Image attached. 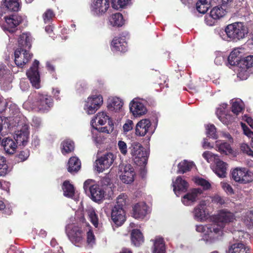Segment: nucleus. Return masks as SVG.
<instances>
[{
    "label": "nucleus",
    "instance_id": "obj_13",
    "mask_svg": "<svg viewBox=\"0 0 253 253\" xmlns=\"http://www.w3.org/2000/svg\"><path fill=\"white\" fill-rule=\"evenodd\" d=\"M115 157L112 153H107L96 160L95 169L99 172L107 169L113 164Z\"/></svg>",
    "mask_w": 253,
    "mask_h": 253
},
{
    "label": "nucleus",
    "instance_id": "obj_44",
    "mask_svg": "<svg viewBox=\"0 0 253 253\" xmlns=\"http://www.w3.org/2000/svg\"><path fill=\"white\" fill-rule=\"evenodd\" d=\"M225 10L221 7H213L210 12V17L213 19H218L225 15Z\"/></svg>",
    "mask_w": 253,
    "mask_h": 253
},
{
    "label": "nucleus",
    "instance_id": "obj_53",
    "mask_svg": "<svg viewBox=\"0 0 253 253\" xmlns=\"http://www.w3.org/2000/svg\"><path fill=\"white\" fill-rule=\"evenodd\" d=\"M248 69L244 66L240 67L237 74L238 77L242 80L247 79L249 76Z\"/></svg>",
    "mask_w": 253,
    "mask_h": 253
},
{
    "label": "nucleus",
    "instance_id": "obj_40",
    "mask_svg": "<svg viewBox=\"0 0 253 253\" xmlns=\"http://www.w3.org/2000/svg\"><path fill=\"white\" fill-rule=\"evenodd\" d=\"M32 37L31 35L28 33H23L18 39L19 44L22 46L30 48L31 46Z\"/></svg>",
    "mask_w": 253,
    "mask_h": 253
},
{
    "label": "nucleus",
    "instance_id": "obj_24",
    "mask_svg": "<svg viewBox=\"0 0 253 253\" xmlns=\"http://www.w3.org/2000/svg\"><path fill=\"white\" fill-rule=\"evenodd\" d=\"M110 118L105 112H98L96 117L91 121V125L93 128H97L98 125H105L107 121H109Z\"/></svg>",
    "mask_w": 253,
    "mask_h": 253
},
{
    "label": "nucleus",
    "instance_id": "obj_21",
    "mask_svg": "<svg viewBox=\"0 0 253 253\" xmlns=\"http://www.w3.org/2000/svg\"><path fill=\"white\" fill-rule=\"evenodd\" d=\"M227 105L222 104L217 109L216 114L218 119L224 125H228L233 120V117L228 114L226 110Z\"/></svg>",
    "mask_w": 253,
    "mask_h": 253
},
{
    "label": "nucleus",
    "instance_id": "obj_2",
    "mask_svg": "<svg viewBox=\"0 0 253 253\" xmlns=\"http://www.w3.org/2000/svg\"><path fill=\"white\" fill-rule=\"evenodd\" d=\"M77 219L72 217L66 227V231L70 240L75 245L79 246L84 240L85 226L86 222L82 212L76 213Z\"/></svg>",
    "mask_w": 253,
    "mask_h": 253
},
{
    "label": "nucleus",
    "instance_id": "obj_45",
    "mask_svg": "<svg viewBox=\"0 0 253 253\" xmlns=\"http://www.w3.org/2000/svg\"><path fill=\"white\" fill-rule=\"evenodd\" d=\"M194 166V164L192 162L184 160L179 163L178 165V172L183 173L190 170Z\"/></svg>",
    "mask_w": 253,
    "mask_h": 253
},
{
    "label": "nucleus",
    "instance_id": "obj_64",
    "mask_svg": "<svg viewBox=\"0 0 253 253\" xmlns=\"http://www.w3.org/2000/svg\"><path fill=\"white\" fill-rule=\"evenodd\" d=\"M248 234L243 231H237L234 233V239L236 240H242Z\"/></svg>",
    "mask_w": 253,
    "mask_h": 253
},
{
    "label": "nucleus",
    "instance_id": "obj_48",
    "mask_svg": "<svg viewBox=\"0 0 253 253\" xmlns=\"http://www.w3.org/2000/svg\"><path fill=\"white\" fill-rule=\"evenodd\" d=\"M87 231V242L88 245L92 246L95 243V238L94 234L90 229V227L86 222V225L85 226Z\"/></svg>",
    "mask_w": 253,
    "mask_h": 253
},
{
    "label": "nucleus",
    "instance_id": "obj_14",
    "mask_svg": "<svg viewBox=\"0 0 253 253\" xmlns=\"http://www.w3.org/2000/svg\"><path fill=\"white\" fill-rule=\"evenodd\" d=\"M203 193L200 188H193L189 190L181 198V202L186 206L194 205Z\"/></svg>",
    "mask_w": 253,
    "mask_h": 253
},
{
    "label": "nucleus",
    "instance_id": "obj_59",
    "mask_svg": "<svg viewBox=\"0 0 253 253\" xmlns=\"http://www.w3.org/2000/svg\"><path fill=\"white\" fill-rule=\"evenodd\" d=\"M54 16L53 12L50 10H47L43 14V19L45 23L48 22Z\"/></svg>",
    "mask_w": 253,
    "mask_h": 253
},
{
    "label": "nucleus",
    "instance_id": "obj_5",
    "mask_svg": "<svg viewBox=\"0 0 253 253\" xmlns=\"http://www.w3.org/2000/svg\"><path fill=\"white\" fill-rule=\"evenodd\" d=\"M129 149L130 153L136 164L142 165L146 163L148 153L143 150V148L140 143L137 142H132Z\"/></svg>",
    "mask_w": 253,
    "mask_h": 253
},
{
    "label": "nucleus",
    "instance_id": "obj_61",
    "mask_svg": "<svg viewBox=\"0 0 253 253\" xmlns=\"http://www.w3.org/2000/svg\"><path fill=\"white\" fill-rule=\"evenodd\" d=\"M211 201L213 203L219 205H223L225 203L224 198L217 195H215L211 198Z\"/></svg>",
    "mask_w": 253,
    "mask_h": 253
},
{
    "label": "nucleus",
    "instance_id": "obj_9",
    "mask_svg": "<svg viewBox=\"0 0 253 253\" xmlns=\"http://www.w3.org/2000/svg\"><path fill=\"white\" fill-rule=\"evenodd\" d=\"M120 177L123 182L130 184L134 180L135 173L130 164H121L119 165Z\"/></svg>",
    "mask_w": 253,
    "mask_h": 253
},
{
    "label": "nucleus",
    "instance_id": "obj_30",
    "mask_svg": "<svg viewBox=\"0 0 253 253\" xmlns=\"http://www.w3.org/2000/svg\"><path fill=\"white\" fill-rule=\"evenodd\" d=\"M108 24L112 27H121L124 24L123 16L120 13H116L108 17Z\"/></svg>",
    "mask_w": 253,
    "mask_h": 253
},
{
    "label": "nucleus",
    "instance_id": "obj_4",
    "mask_svg": "<svg viewBox=\"0 0 253 253\" xmlns=\"http://www.w3.org/2000/svg\"><path fill=\"white\" fill-rule=\"evenodd\" d=\"M84 189L94 202L100 201L104 197V191L92 179H87L84 182Z\"/></svg>",
    "mask_w": 253,
    "mask_h": 253
},
{
    "label": "nucleus",
    "instance_id": "obj_35",
    "mask_svg": "<svg viewBox=\"0 0 253 253\" xmlns=\"http://www.w3.org/2000/svg\"><path fill=\"white\" fill-rule=\"evenodd\" d=\"M62 190L63 194L65 197L74 199L77 200V198L75 196V189L72 184L69 183L68 181H65L62 185Z\"/></svg>",
    "mask_w": 253,
    "mask_h": 253
},
{
    "label": "nucleus",
    "instance_id": "obj_46",
    "mask_svg": "<svg viewBox=\"0 0 253 253\" xmlns=\"http://www.w3.org/2000/svg\"><path fill=\"white\" fill-rule=\"evenodd\" d=\"M87 214L91 222L95 226V227H99L98 218L95 210L92 208H88L87 210Z\"/></svg>",
    "mask_w": 253,
    "mask_h": 253
},
{
    "label": "nucleus",
    "instance_id": "obj_42",
    "mask_svg": "<svg viewBox=\"0 0 253 253\" xmlns=\"http://www.w3.org/2000/svg\"><path fill=\"white\" fill-rule=\"evenodd\" d=\"M244 108V104L243 102L240 99L232 100V111L237 115L241 113Z\"/></svg>",
    "mask_w": 253,
    "mask_h": 253
},
{
    "label": "nucleus",
    "instance_id": "obj_49",
    "mask_svg": "<svg viewBox=\"0 0 253 253\" xmlns=\"http://www.w3.org/2000/svg\"><path fill=\"white\" fill-rule=\"evenodd\" d=\"M129 2L130 0H112V6L114 9H118L125 7Z\"/></svg>",
    "mask_w": 253,
    "mask_h": 253
},
{
    "label": "nucleus",
    "instance_id": "obj_19",
    "mask_svg": "<svg viewBox=\"0 0 253 253\" xmlns=\"http://www.w3.org/2000/svg\"><path fill=\"white\" fill-rule=\"evenodd\" d=\"M195 219L199 221H205L208 215L207 211V203L205 201H201L199 204L195 207L193 211Z\"/></svg>",
    "mask_w": 253,
    "mask_h": 253
},
{
    "label": "nucleus",
    "instance_id": "obj_47",
    "mask_svg": "<svg viewBox=\"0 0 253 253\" xmlns=\"http://www.w3.org/2000/svg\"><path fill=\"white\" fill-rule=\"evenodd\" d=\"M202 156L208 163L214 162L215 163L217 160L219 159V157L217 155L214 154L209 151L204 152L202 154Z\"/></svg>",
    "mask_w": 253,
    "mask_h": 253
},
{
    "label": "nucleus",
    "instance_id": "obj_52",
    "mask_svg": "<svg viewBox=\"0 0 253 253\" xmlns=\"http://www.w3.org/2000/svg\"><path fill=\"white\" fill-rule=\"evenodd\" d=\"M206 132L207 134L209 137H210L213 139H216L217 138V134L216 133V128L215 126L213 125L207 126Z\"/></svg>",
    "mask_w": 253,
    "mask_h": 253
},
{
    "label": "nucleus",
    "instance_id": "obj_38",
    "mask_svg": "<svg viewBox=\"0 0 253 253\" xmlns=\"http://www.w3.org/2000/svg\"><path fill=\"white\" fill-rule=\"evenodd\" d=\"M240 48L234 49L228 56V62L231 65H235L240 60L242 57V52Z\"/></svg>",
    "mask_w": 253,
    "mask_h": 253
},
{
    "label": "nucleus",
    "instance_id": "obj_58",
    "mask_svg": "<svg viewBox=\"0 0 253 253\" xmlns=\"http://www.w3.org/2000/svg\"><path fill=\"white\" fill-rule=\"evenodd\" d=\"M243 66L249 69L253 66V56H248L243 61Z\"/></svg>",
    "mask_w": 253,
    "mask_h": 253
},
{
    "label": "nucleus",
    "instance_id": "obj_11",
    "mask_svg": "<svg viewBox=\"0 0 253 253\" xmlns=\"http://www.w3.org/2000/svg\"><path fill=\"white\" fill-rule=\"evenodd\" d=\"M233 179L241 183H248L253 181V173L245 168H237L232 172Z\"/></svg>",
    "mask_w": 253,
    "mask_h": 253
},
{
    "label": "nucleus",
    "instance_id": "obj_3",
    "mask_svg": "<svg viewBox=\"0 0 253 253\" xmlns=\"http://www.w3.org/2000/svg\"><path fill=\"white\" fill-rule=\"evenodd\" d=\"M248 30L243 23L235 22L227 25L219 33L221 38L225 41H237L245 38Z\"/></svg>",
    "mask_w": 253,
    "mask_h": 253
},
{
    "label": "nucleus",
    "instance_id": "obj_39",
    "mask_svg": "<svg viewBox=\"0 0 253 253\" xmlns=\"http://www.w3.org/2000/svg\"><path fill=\"white\" fill-rule=\"evenodd\" d=\"M9 111L11 112L13 116L9 117V119H12L14 121L15 124H19L20 123L18 119L21 118L22 115L20 113L19 109L17 105L14 103H11L9 105Z\"/></svg>",
    "mask_w": 253,
    "mask_h": 253
},
{
    "label": "nucleus",
    "instance_id": "obj_20",
    "mask_svg": "<svg viewBox=\"0 0 253 253\" xmlns=\"http://www.w3.org/2000/svg\"><path fill=\"white\" fill-rule=\"evenodd\" d=\"M111 218L117 226H121L126 220L125 211L122 207L114 206L112 210Z\"/></svg>",
    "mask_w": 253,
    "mask_h": 253
},
{
    "label": "nucleus",
    "instance_id": "obj_33",
    "mask_svg": "<svg viewBox=\"0 0 253 253\" xmlns=\"http://www.w3.org/2000/svg\"><path fill=\"white\" fill-rule=\"evenodd\" d=\"M131 240L132 244L138 247L144 242V237L142 233L138 229H133L131 233Z\"/></svg>",
    "mask_w": 253,
    "mask_h": 253
},
{
    "label": "nucleus",
    "instance_id": "obj_7",
    "mask_svg": "<svg viewBox=\"0 0 253 253\" xmlns=\"http://www.w3.org/2000/svg\"><path fill=\"white\" fill-rule=\"evenodd\" d=\"M103 102V97L100 94L90 96L85 102L84 109L87 114H93L101 107Z\"/></svg>",
    "mask_w": 253,
    "mask_h": 253
},
{
    "label": "nucleus",
    "instance_id": "obj_54",
    "mask_svg": "<svg viewBox=\"0 0 253 253\" xmlns=\"http://www.w3.org/2000/svg\"><path fill=\"white\" fill-rule=\"evenodd\" d=\"M117 147L119 151L123 155L126 156L127 154V146L125 141L119 140L118 142Z\"/></svg>",
    "mask_w": 253,
    "mask_h": 253
},
{
    "label": "nucleus",
    "instance_id": "obj_51",
    "mask_svg": "<svg viewBox=\"0 0 253 253\" xmlns=\"http://www.w3.org/2000/svg\"><path fill=\"white\" fill-rule=\"evenodd\" d=\"M194 181L197 184L202 186L205 190L209 189L211 187V184L208 181L202 178L199 177H195Z\"/></svg>",
    "mask_w": 253,
    "mask_h": 253
},
{
    "label": "nucleus",
    "instance_id": "obj_15",
    "mask_svg": "<svg viewBox=\"0 0 253 253\" xmlns=\"http://www.w3.org/2000/svg\"><path fill=\"white\" fill-rule=\"evenodd\" d=\"M5 24L3 29L5 32L13 33L17 30L16 27L22 21L21 16L17 15H11L9 16H4Z\"/></svg>",
    "mask_w": 253,
    "mask_h": 253
},
{
    "label": "nucleus",
    "instance_id": "obj_31",
    "mask_svg": "<svg viewBox=\"0 0 253 253\" xmlns=\"http://www.w3.org/2000/svg\"><path fill=\"white\" fill-rule=\"evenodd\" d=\"M216 167L213 169V171L219 177H225L226 175L227 164L219 159L215 163Z\"/></svg>",
    "mask_w": 253,
    "mask_h": 253
},
{
    "label": "nucleus",
    "instance_id": "obj_8",
    "mask_svg": "<svg viewBox=\"0 0 253 253\" xmlns=\"http://www.w3.org/2000/svg\"><path fill=\"white\" fill-rule=\"evenodd\" d=\"M146 101L140 98H134L129 104V109L133 115L139 117L145 114L147 111Z\"/></svg>",
    "mask_w": 253,
    "mask_h": 253
},
{
    "label": "nucleus",
    "instance_id": "obj_23",
    "mask_svg": "<svg viewBox=\"0 0 253 253\" xmlns=\"http://www.w3.org/2000/svg\"><path fill=\"white\" fill-rule=\"evenodd\" d=\"M172 186L174 193L177 196H179L180 192H183L187 190L188 184L181 176H178L176 180L172 182Z\"/></svg>",
    "mask_w": 253,
    "mask_h": 253
},
{
    "label": "nucleus",
    "instance_id": "obj_27",
    "mask_svg": "<svg viewBox=\"0 0 253 253\" xmlns=\"http://www.w3.org/2000/svg\"><path fill=\"white\" fill-rule=\"evenodd\" d=\"M228 253H250V248L242 242H237L229 247Z\"/></svg>",
    "mask_w": 253,
    "mask_h": 253
},
{
    "label": "nucleus",
    "instance_id": "obj_62",
    "mask_svg": "<svg viewBox=\"0 0 253 253\" xmlns=\"http://www.w3.org/2000/svg\"><path fill=\"white\" fill-rule=\"evenodd\" d=\"M221 185L223 189L228 194H232L233 189L230 184L225 182H221Z\"/></svg>",
    "mask_w": 253,
    "mask_h": 253
},
{
    "label": "nucleus",
    "instance_id": "obj_17",
    "mask_svg": "<svg viewBox=\"0 0 253 253\" xmlns=\"http://www.w3.org/2000/svg\"><path fill=\"white\" fill-rule=\"evenodd\" d=\"M15 63L17 66L22 68L32 58V55L22 48H17L14 52Z\"/></svg>",
    "mask_w": 253,
    "mask_h": 253
},
{
    "label": "nucleus",
    "instance_id": "obj_16",
    "mask_svg": "<svg viewBox=\"0 0 253 253\" xmlns=\"http://www.w3.org/2000/svg\"><path fill=\"white\" fill-rule=\"evenodd\" d=\"M39 61L35 60L32 66L27 72V75L32 85L36 88L40 87V78L38 71Z\"/></svg>",
    "mask_w": 253,
    "mask_h": 253
},
{
    "label": "nucleus",
    "instance_id": "obj_28",
    "mask_svg": "<svg viewBox=\"0 0 253 253\" xmlns=\"http://www.w3.org/2000/svg\"><path fill=\"white\" fill-rule=\"evenodd\" d=\"M215 149L221 154L229 155L233 154V151L230 145L222 140H217L215 141Z\"/></svg>",
    "mask_w": 253,
    "mask_h": 253
},
{
    "label": "nucleus",
    "instance_id": "obj_29",
    "mask_svg": "<svg viewBox=\"0 0 253 253\" xmlns=\"http://www.w3.org/2000/svg\"><path fill=\"white\" fill-rule=\"evenodd\" d=\"M151 241L153 243V253H165V244L163 238L156 237Z\"/></svg>",
    "mask_w": 253,
    "mask_h": 253
},
{
    "label": "nucleus",
    "instance_id": "obj_6",
    "mask_svg": "<svg viewBox=\"0 0 253 253\" xmlns=\"http://www.w3.org/2000/svg\"><path fill=\"white\" fill-rule=\"evenodd\" d=\"M33 103V107L42 112L49 110L53 105L51 96L41 93L35 94Z\"/></svg>",
    "mask_w": 253,
    "mask_h": 253
},
{
    "label": "nucleus",
    "instance_id": "obj_26",
    "mask_svg": "<svg viewBox=\"0 0 253 253\" xmlns=\"http://www.w3.org/2000/svg\"><path fill=\"white\" fill-rule=\"evenodd\" d=\"M1 145L5 152L9 154H13L17 147V143H15L12 138L9 137L2 139Z\"/></svg>",
    "mask_w": 253,
    "mask_h": 253
},
{
    "label": "nucleus",
    "instance_id": "obj_18",
    "mask_svg": "<svg viewBox=\"0 0 253 253\" xmlns=\"http://www.w3.org/2000/svg\"><path fill=\"white\" fill-rule=\"evenodd\" d=\"M153 130L151 128V123L149 119H145L138 122L136 126L135 133L138 136H143L147 133L151 134Z\"/></svg>",
    "mask_w": 253,
    "mask_h": 253
},
{
    "label": "nucleus",
    "instance_id": "obj_37",
    "mask_svg": "<svg viewBox=\"0 0 253 253\" xmlns=\"http://www.w3.org/2000/svg\"><path fill=\"white\" fill-rule=\"evenodd\" d=\"M91 135L92 140L96 146L103 144L106 139L105 136L98 130L97 128H94L91 130Z\"/></svg>",
    "mask_w": 253,
    "mask_h": 253
},
{
    "label": "nucleus",
    "instance_id": "obj_57",
    "mask_svg": "<svg viewBox=\"0 0 253 253\" xmlns=\"http://www.w3.org/2000/svg\"><path fill=\"white\" fill-rule=\"evenodd\" d=\"M29 156V151L24 150L21 151L17 155L18 161L23 162L25 161Z\"/></svg>",
    "mask_w": 253,
    "mask_h": 253
},
{
    "label": "nucleus",
    "instance_id": "obj_12",
    "mask_svg": "<svg viewBox=\"0 0 253 253\" xmlns=\"http://www.w3.org/2000/svg\"><path fill=\"white\" fill-rule=\"evenodd\" d=\"M109 0H93L90 8L92 15L100 16L104 14L109 7Z\"/></svg>",
    "mask_w": 253,
    "mask_h": 253
},
{
    "label": "nucleus",
    "instance_id": "obj_34",
    "mask_svg": "<svg viewBox=\"0 0 253 253\" xmlns=\"http://www.w3.org/2000/svg\"><path fill=\"white\" fill-rule=\"evenodd\" d=\"M1 6L11 11H17L20 8L19 0H2Z\"/></svg>",
    "mask_w": 253,
    "mask_h": 253
},
{
    "label": "nucleus",
    "instance_id": "obj_10",
    "mask_svg": "<svg viewBox=\"0 0 253 253\" xmlns=\"http://www.w3.org/2000/svg\"><path fill=\"white\" fill-rule=\"evenodd\" d=\"M30 131L28 124L24 123L21 126H19L15 131L14 138L17 144L20 146H26L29 140Z\"/></svg>",
    "mask_w": 253,
    "mask_h": 253
},
{
    "label": "nucleus",
    "instance_id": "obj_1",
    "mask_svg": "<svg viewBox=\"0 0 253 253\" xmlns=\"http://www.w3.org/2000/svg\"><path fill=\"white\" fill-rule=\"evenodd\" d=\"M235 219L234 213L226 209L222 210L215 215V223L197 225L196 231L202 234V239L207 244H211L219 240L223 234V228Z\"/></svg>",
    "mask_w": 253,
    "mask_h": 253
},
{
    "label": "nucleus",
    "instance_id": "obj_22",
    "mask_svg": "<svg viewBox=\"0 0 253 253\" xmlns=\"http://www.w3.org/2000/svg\"><path fill=\"white\" fill-rule=\"evenodd\" d=\"M148 207L145 203H139L133 208V216L136 219H143L148 214Z\"/></svg>",
    "mask_w": 253,
    "mask_h": 253
},
{
    "label": "nucleus",
    "instance_id": "obj_55",
    "mask_svg": "<svg viewBox=\"0 0 253 253\" xmlns=\"http://www.w3.org/2000/svg\"><path fill=\"white\" fill-rule=\"evenodd\" d=\"M126 199L127 195L126 194L124 193L120 194L117 198L116 205L115 206L123 208L124 206L126 204Z\"/></svg>",
    "mask_w": 253,
    "mask_h": 253
},
{
    "label": "nucleus",
    "instance_id": "obj_41",
    "mask_svg": "<svg viewBox=\"0 0 253 253\" xmlns=\"http://www.w3.org/2000/svg\"><path fill=\"white\" fill-rule=\"evenodd\" d=\"M12 79V74L6 66L0 63V80H7L8 81Z\"/></svg>",
    "mask_w": 253,
    "mask_h": 253
},
{
    "label": "nucleus",
    "instance_id": "obj_43",
    "mask_svg": "<svg viewBox=\"0 0 253 253\" xmlns=\"http://www.w3.org/2000/svg\"><path fill=\"white\" fill-rule=\"evenodd\" d=\"M61 149V152L64 155L70 153L74 149V143L70 140H65L62 142Z\"/></svg>",
    "mask_w": 253,
    "mask_h": 253
},
{
    "label": "nucleus",
    "instance_id": "obj_36",
    "mask_svg": "<svg viewBox=\"0 0 253 253\" xmlns=\"http://www.w3.org/2000/svg\"><path fill=\"white\" fill-rule=\"evenodd\" d=\"M81 163L76 157L70 158L68 164V171L72 173L78 171L81 168Z\"/></svg>",
    "mask_w": 253,
    "mask_h": 253
},
{
    "label": "nucleus",
    "instance_id": "obj_63",
    "mask_svg": "<svg viewBox=\"0 0 253 253\" xmlns=\"http://www.w3.org/2000/svg\"><path fill=\"white\" fill-rule=\"evenodd\" d=\"M133 123L131 120H127L123 126L124 132H127L131 130L133 128Z\"/></svg>",
    "mask_w": 253,
    "mask_h": 253
},
{
    "label": "nucleus",
    "instance_id": "obj_56",
    "mask_svg": "<svg viewBox=\"0 0 253 253\" xmlns=\"http://www.w3.org/2000/svg\"><path fill=\"white\" fill-rule=\"evenodd\" d=\"M240 149L244 153L253 157V151L248 144L246 143L241 144Z\"/></svg>",
    "mask_w": 253,
    "mask_h": 253
},
{
    "label": "nucleus",
    "instance_id": "obj_50",
    "mask_svg": "<svg viewBox=\"0 0 253 253\" xmlns=\"http://www.w3.org/2000/svg\"><path fill=\"white\" fill-rule=\"evenodd\" d=\"M8 171V166L5 158L0 155V176H4Z\"/></svg>",
    "mask_w": 253,
    "mask_h": 253
},
{
    "label": "nucleus",
    "instance_id": "obj_25",
    "mask_svg": "<svg viewBox=\"0 0 253 253\" xmlns=\"http://www.w3.org/2000/svg\"><path fill=\"white\" fill-rule=\"evenodd\" d=\"M113 51L125 52L126 50V43L125 39L121 37H115L111 43Z\"/></svg>",
    "mask_w": 253,
    "mask_h": 253
},
{
    "label": "nucleus",
    "instance_id": "obj_60",
    "mask_svg": "<svg viewBox=\"0 0 253 253\" xmlns=\"http://www.w3.org/2000/svg\"><path fill=\"white\" fill-rule=\"evenodd\" d=\"M210 7L205 5L201 2H197L196 3V8L197 10L201 13H205Z\"/></svg>",
    "mask_w": 253,
    "mask_h": 253
},
{
    "label": "nucleus",
    "instance_id": "obj_32",
    "mask_svg": "<svg viewBox=\"0 0 253 253\" xmlns=\"http://www.w3.org/2000/svg\"><path fill=\"white\" fill-rule=\"evenodd\" d=\"M123 104L124 103L122 99L115 97L109 99L107 107L110 111L118 112L121 111Z\"/></svg>",
    "mask_w": 253,
    "mask_h": 253
}]
</instances>
